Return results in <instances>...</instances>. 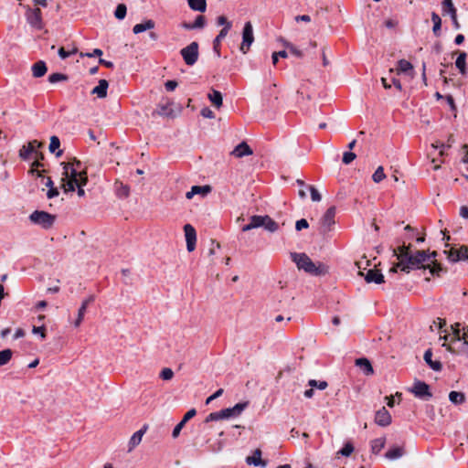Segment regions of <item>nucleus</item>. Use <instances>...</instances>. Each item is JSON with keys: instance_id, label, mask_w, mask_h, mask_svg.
Masks as SVG:
<instances>
[{"instance_id": "1a4fd4ad", "label": "nucleus", "mask_w": 468, "mask_h": 468, "mask_svg": "<svg viewBox=\"0 0 468 468\" xmlns=\"http://www.w3.org/2000/svg\"><path fill=\"white\" fill-rule=\"evenodd\" d=\"M248 406H249V401L239 402L231 408H226V409L219 410L220 416H221L222 420L238 417L242 413V411Z\"/></svg>"}, {"instance_id": "c756f323", "label": "nucleus", "mask_w": 468, "mask_h": 468, "mask_svg": "<svg viewBox=\"0 0 468 468\" xmlns=\"http://www.w3.org/2000/svg\"><path fill=\"white\" fill-rule=\"evenodd\" d=\"M227 35V29H221L213 40V51L218 58L220 57L221 41L226 37Z\"/></svg>"}, {"instance_id": "f3484780", "label": "nucleus", "mask_w": 468, "mask_h": 468, "mask_svg": "<svg viewBox=\"0 0 468 468\" xmlns=\"http://www.w3.org/2000/svg\"><path fill=\"white\" fill-rule=\"evenodd\" d=\"M147 430L148 425L144 424L139 431L133 434L128 443L129 451L134 449L141 442L142 438L144 434L147 431Z\"/></svg>"}, {"instance_id": "c03bdc74", "label": "nucleus", "mask_w": 468, "mask_h": 468, "mask_svg": "<svg viewBox=\"0 0 468 468\" xmlns=\"http://www.w3.org/2000/svg\"><path fill=\"white\" fill-rule=\"evenodd\" d=\"M192 187L196 195H201L202 197H206L212 190V187L209 185L193 186Z\"/></svg>"}, {"instance_id": "f8f14e48", "label": "nucleus", "mask_w": 468, "mask_h": 468, "mask_svg": "<svg viewBox=\"0 0 468 468\" xmlns=\"http://www.w3.org/2000/svg\"><path fill=\"white\" fill-rule=\"evenodd\" d=\"M391 415L386 410L385 407H382L376 412L375 415V422L381 427H387L391 423Z\"/></svg>"}, {"instance_id": "680f3d73", "label": "nucleus", "mask_w": 468, "mask_h": 468, "mask_svg": "<svg viewBox=\"0 0 468 468\" xmlns=\"http://www.w3.org/2000/svg\"><path fill=\"white\" fill-rule=\"evenodd\" d=\"M308 189L311 194V198L314 202H319L322 199L321 194L318 192V190L314 186H308Z\"/></svg>"}, {"instance_id": "cd10ccee", "label": "nucleus", "mask_w": 468, "mask_h": 468, "mask_svg": "<svg viewBox=\"0 0 468 468\" xmlns=\"http://www.w3.org/2000/svg\"><path fill=\"white\" fill-rule=\"evenodd\" d=\"M63 165V176L69 180L79 181V175L80 171L77 170V168L70 167L69 169V163H62Z\"/></svg>"}, {"instance_id": "5fc2aeb1", "label": "nucleus", "mask_w": 468, "mask_h": 468, "mask_svg": "<svg viewBox=\"0 0 468 468\" xmlns=\"http://www.w3.org/2000/svg\"><path fill=\"white\" fill-rule=\"evenodd\" d=\"M217 24L218 26H223L222 29H227V34L232 27L231 22H229L225 16H219L217 18Z\"/></svg>"}, {"instance_id": "39448f33", "label": "nucleus", "mask_w": 468, "mask_h": 468, "mask_svg": "<svg viewBox=\"0 0 468 468\" xmlns=\"http://www.w3.org/2000/svg\"><path fill=\"white\" fill-rule=\"evenodd\" d=\"M292 261L295 262L298 269L303 270L307 273L314 271V262L305 253H291Z\"/></svg>"}, {"instance_id": "aec40b11", "label": "nucleus", "mask_w": 468, "mask_h": 468, "mask_svg": "<svg viewBox=\"0 0 468 468\" xmlns=\"http://www.w3.org/2000/svg\"><path fill=\"white\" fill-rule=\"evenodd\" d=\"M109 88L108 80L102 79L99 80V83L91 90V94H96L98 98L103 99L107 97V90Z\"/></svg>"}, {"instance_id": "e433bc0d", "label": "nucleus", "mask_w": 468, "mask_h": 468, "mask_svg": "<svg viewBox=\"0 0 468 468\" xmlns=\"http://www.w3.org/2000/svg\"><path fill=\"white\" fill-rule=\"evenodd\" d=\"M431 21L433 23V27H432L433 34L436 37H440L441 29V19L437 13H435V12L431 13Z\"/></svg>"}, {"instance_id": "423d86ee", "label": "nucleus", "mask_w": 468, "mask_h": 468, "mask_svg": "<svg viewBox=\"0 0 468 468\" xmlns=\"http://www.w3.org/2000/svg\"><path fill=\"white\" fill-rule=\"evenodd\" d=\"M254 41V36H253V27L250 21H247L244 24L243 30H242V42L240 45V51L243 54H246L251 46V44Z\"/></svg>"}, {"instance_id": "338daca9", "label": "nucleus", "mask_w": 468, "mask_h": 468, "mask_svg": "<svg viewBox=\"0 0 468 468\" xmlns=\"http://www.w3.org/2000/svg\"><path fill=\"white\" fill-rule=\"evenodd\" d=\"M18 155L19 157L22 159V160H28L31 154H30V150L27 148V146L24 144L20 150H19V153H18Z\"/></svg>"}, {"instance_id": "ea45409f", "label": "nucleus", "mask_w": 468, "mask_h": 468, "mask_svg": "<svg viewBox=\"0 0 468 468\" xmlns=\"http://www.w3.org/2000/svg\"><path fill=\"white\" fill-rule=\"evenodd\" d=\"M61 181H62L61 187L63 188L65 193L74 192L76 187L80 185L77 181H74V180L69 179L66 181L65 178H62Z\"/></svg>"}, {"instance_id": "4c0bfd02", "label": "nucleus", "mask_w": 468, "mask_h": 468, "mask_svg": "<svg viewBox=\"0 0 468 468\" xmlns=\"http://www.w3.org/2000/svg\"><path fill=\"white\" fill-rule=\"evenodd\" d=\"M13 350L5 348L0 351V367L7 365L13 356Z\"/></svg>"}, {"instance_id": "9d476101", "label": "nucleus", "mask_w": 468, "mask_h": 468, "mask_svg": "<svg viewBox=\"0 0 468 468\" xmlns=\"http://www.w3.org/2000/svg\"><path fill=\"white\" fill-rule=\"evenodd\" d=\"M359 275H361L367 283L381 284L385 282L383 273L378 269H369L366 272L359 271Z\"/></svg>"}, {"instance_id": "4468645a", "label": "nucleus", "mask_w": 468, "mask_h": 468, "mask_svg": "<svg viewBox=\"0 0 468 468\" xmlns=\"http://www.w3.org/2000/svg\"><path fill=\"white\" fill-rule=\"evenodd\" d=\"M261 449H256L253 452V455L248 456L246 458V463L249 465L261 466L265 467L268 464V461L261 459Z\"/></svg>"}, {"instance_id": "8fccbe9b", "label": "nucleus", "mask_w": 468, "mask_h": 468, "mask_svg": "<svg viewBox=\"0 0 468 468\" xmlns=\"http://www.w3.org/2000/svg\"><path fill=\"white\" fill-rule=\"evenodd\" d=\"M308 386H310L313 388H316L320 390H324L328 387V383L324 380L310 379L308 381Z\"/></svg>"}, {"instance_id": "58836bf2", "label": "nucleus", "mask_w": 468, "mask_h": 468, "mask_svg": "<svg viewBox=\"0 0 468 468\" xmlns=\"http://www.w3.org/2000/svg\"><path fill=\"white\" fill-rule=\"evenodd\" d=\"M449 399L452 404L460 405L465 401V396L463 392L451 391L449 394Z\"/></svg>"}, {"instance_id": "4be33fe9", "label": "nucleus", "mask_w": 468, "mask_h": 468, "mask_svg": "<svg viewBox=\"0 0 468 468\" xmlns=\"http://www.w3.org/2000/svg\"><path fill=\"white\" fill-rule=\"evenodd\" d=\"M31 70L33 77L41 78L47 73L48 67L44 60H38L32 65Z\"/></svg>"}, {"instance_id": "6e6552de", "label": "nucleus", "mask_w": 468, "mask_h": 468, "mask_svg": "<svg viewBox=\"0 0 468 468\" xmlns=\"http://www.w3.org/2000/svg\"><path fill=\"white\" fill-rule=\"evenodd\" d=\"M441 11L443 16L449 15L451 16L454 29H460L461 25L457 19V9L453 5L452 0H442Z\"/></svg>"}, {"instance_id": "69168bd1", "label": "nucleus", "mask_w": 468, "mask_h": 468, "mask_svg": "<svg viewBox=\"0 0 468 468\" xmlns=\"http://www.w3.org/2000/svg\"><path fill=\"white\" fill-rule=\"evenodd\" d=\"M222 420V418L220 416V412L219 411H215V412L209 413L207 416V418L205 419V422L208 423L210 421H218V420Z\"/></svg>"}, {"instance_id": "5701e85b", "label": "nucleus", "mask_w": 468, "mask_h": 468, "mask_svg": "<svg viewBox=\"0 0 468 468\" xmlns=\"http://www.w3.org/2000/svg\"><path fill=\"white\" fill-rule=\"evenodd\" d=\"M424 361L426 364L434 371H441L442 369V365L440 361L432 360V351L431 349H427L423 356Z\"/></svg>"}, {"instance_id": "20e7f679", "label": "nucleus", "mask_w": 468, "mask_h": 468, "mask_svg": "<svg viewBox=\"0 0 468 468\" xmlns=\"http://www.w3.org/2000/svg\"><path fill=\"white\" fill-rule=\"evenodd\" d=\"M410 391L418 399L429 400L432 397L430 385L421 380H415Z\"/></svg>"}, {"instance_id": "6e6d98bb", "label": "nucleus", "mask_w": 468, "mask_h": 468, "mask_svg": "<svg viewBox=\"0 0 468 468\" xmlns=\"http://www.w3.org/2000/svg\"><path fill=\"white\" fill-rule=\"evenodd\" d=\"M130 194V187L126 185L121 184V186L116 189V195L121 198L128 197Z\"/></svg>"}, {"instance_id": "13d9d810", "label": "nucleus", "mask_w": 468, "mask_h": 468, "mask_svg": "<svg viewBox=\"0 0 468 468\" xmlns=\"http://www.w3.org/2000/svg\"><path fill=\"white\" fill-rule=\"evenodd\" d=\"M356 158V154L352 151H346L343 154L342 162L345 165L351 164Z\"/></svg>"}, {"instance_id": "052dcab7", "label": "nucleus", "mask_w": 468, "mask_h": 468, "mask_svg": "<svg viewBox=\"0 0 468 468\" xmlns=\"http://www.w3.org/2000/svg\"><path fill=\"white\" fill-rule=\"evenodd\" d=\"M159 377L163 379V380H170L173 378L174 377V372L171 368L169 367H165L161 370L160 372V375Z\"/></svg>"}, {"instance_id": "49530a36", "label": "nucleus", "mask_w": 468, "mask_h": 468, "mask_svg": "<svg viewBox=\"0 0 468 468\" xmlns=\"http://www.w3.org/2000/svg\"><path fill=\"white\" fill-rule=\"evenodd\" d=\"M354 452V445L352 442L347 441L344 444V446L338 451V454L342 456L348 457Z\"/></svg>"}, {"instance_id": "473e14b6", "label": "nucleus", "mask_w": 468, "mask_h": 468, "mask_svg": "<svg viewBox=\"0 0 468 468\" xmlns=\"http://www.w3.org/2000/svg\"><path fill=\"white\" fill-rule=\"evenodd\" d=\"M191 10L204 13L207 10V0H186Z\"/></svg>"}, {"instance_id": "f257e3e1", "label": "nucleus", "mask_w": 468, "mask_h": 468, "mask_svg": "<svg viewBox=\"0 0 468 468\" xmlns=\"http://www.w3.org/2000/svg\"><path fill=\"white\" fill-rule=\"evenodd\" d=\"M412 245L402 242L397 249H393V256L399 261V271L410 273L414 270H420L411 250Z\"/></svg>"}, {"instance_id": "72a5a7b5", "label": "nucleus", "mask_w": 468, "mask_h": 468, "mask_svg": "<svg viewBox=\"0 0 468 468\" xmlns=\"http://www.w3.org/2000/svg\"><path fill=\"white\" fill-rule=\"evenodd\" d=\"M429 270L432 276L440 277L446 270L437 261H433L431 264H427L426 270Z\"/></svg>"}, {"instance_id": "864d4df0", "label": "nucleus", "mask_w": 468, "mask_h": 468, "mask_svg": "<svg viewBox=\"0 0 468 468\" xmlns=\"http://www.w3.org/2000/svg\"><path fill=\"white\" fill-rule=\"evenodd\" d=\"M385 177H386V175L384 173L383 167L378 166L372 176V180L375 183H380Z\"/></svg>"}, {"instance_id": "a211bd4d", "label": "nucleus", "mask_w": 468, "mask_h": 468, "mask_svg": "<svg viewBox=\"0 0 468 468\" xmlns=\"http://www.w3.org/2000/svg\"><path fill=\"white\" fill-rule=\"evenodd\" d=\"M94 302V296L93 295H90L88 298H86L85 300L82 301L81 303V305L80 307L79 308V311H78V317L74 323V325L76 327H78L83 318H84V315H85V313H86V310H87V307L90 303H93Z\"/></svg>"}, {"instance_id": "0e129e2a", "label": "nucleus", "mask_w": 468, "mask_h": 468, "mask_svg": "<svg viewBox=\"0 0 468 468\" xmlns=\"http://www.w3.org/2000/svg\"><path fill=\"white\" fill-rule=\"evenodd\" d=\"M308 228H309V223L305 218H301L295 222L296 231H301V230L308 229Z\"/></svg>"}, {"instance_id": "9b49d317", "label": "nucleus", "mask_w": 468, "mask_h": 468, "mask_svg": "<svg viewBox=\"0 0 468 468\" xmlns=\"http://www.w3.org/2000/svg\"><path fill=\"white\" fill-rule=\"evenodd\" d=\"M185 237L186 241V250L191 252L196 248L197 243V232L195 228L190 224L184 226Z\"/></svg>"}, {"instance_id": "6ab92c4d", "label": "nucleus", "mask_w": 468, "mask_h": 468, "mask_svg": "<svg viewBox=\"0 0 468 468\" xmlns=\"http://www.w3.org/2000/svg\"><path fill=\"white\" fill-rule=\"evenodd\" d=\"M356 367H358L365 375L370 376L374 374V369L370 360L367 357H359L355 361Z\"/></svg>"}, {"instance_id": "a19ab883", "label": "nucleus", "mask_w": 468, "mask_h": 468, "mask_svg": "<svg viewBox=\"0 0 468 468\" xmlns=\"http://www.w3.org/2000/svg\"><path fill=\"white\" fill-rule=\"evenodd\" d=\"M127 14V6L125 4H118L114 10V16L118 20H122L125 18Z\"/></svg>"}, {"instance_id": "bb28decb", "label": "nucleus", "mask_w": 468, "mask_h": 468, "mask_svg": "<svg viewBox=\"0 0 468 468\" xmlns=\"http://www.w3.org/2000/svg\"><path fill=\"white\" fill-rule=\"evenodd\" d=\"M417 263L420 266V270H426L427 264L426 262L430 261V256L428 255V250H416L413 252Z\"/></svg>"}, {"instance_id": "79ce46f5", "label": "nucleus", "mask_w": 468, "mask_h": 468, "mask_svg": "<svg viewBox=\"0 0 468 468\" xmlns=\"http://www.w3.org/2000/svg\"><path fill=\"white\" fill-rule=\"evenodd\" d=\"M460 326H461L460 323H455L454 324H452L451 326L452 330V334H453L452 342H460V341H463L464 342L465 338L461 336V328H460Z\"/></svg>"}, {"instance_id": "f704fd0d", "label": "nucleus", "mask_w": 468, "mask_h": 468, "mask_svg": "<svg viewBox=\"0 0 468 468\" xmlns=\"http://www.w3.org/2000/svg\"><path fill=\"white\" fill-rule=\"evenodd\" d=\"M371 452L373 454H378L381 450L385 447L386 444V438H377L371 441Z\"/></svg>"}, {"instance_id": "412c9836", "label": "nucleus", "mask_w": 468, "mask_h": 468, "mask_svg": "<svg viewBox=\"0 0 468 468\" xmlns=\"http://www.w3.org/2000/svg\"><path fill=\"white\" fill-rule=\"evenodd\" d=\"M396 71H397L398 75H399V74L411 75L413 72V66L410 61L402 58L397 62Z\"/></svg>"}, {"instance_id": "c9c22d12", "label": "nucleus", "mask_w": 468, "mask_h": 468, "mask_svg": "<svg viewBox=\"0 0 468 468\" xmlns=\"http://www.w3.org/2000/svg\"><path fill=\"white\" fill-rule=\"evenodd\" d=\"M263 229L271 233H274L279 229V224L270 216L264 215Z\"/></svg>"}, {"instance_id": "4d7b16f0", "label": "nucleus", "mask_w": 468, "mask_h": 468, "mask_svg": "<svg viewBox=\"0 0 468 468\" xmlns=\"http://www.w3.org/2000/svg\"><path fill=\"white\" fill-rule=\"evenodd\" d=\"M103 51L101 48H94L92 52H80V58H95L98 57L99 58L102 56Z\"/></svg>"}, {"instance_id": "ddd939ff", "label": "nucleus", "mask_w": 468, "mask_h": 468, "mask_svg": "<svg viewBox=\"0 0 468 468\" xmlns=\"http://www.w3.org/2000/svg\"><path fill=\"white\" fill-rule=\"evenodd\" d=\"M207 24L206 17L203 15L197 16L193 23L183 22L181 27L186 30L201 29L204 28Z\"/></svg>"}, {"instance_id": "0eeeda50", "label": "nucleus", "mask_w": 468, "mask_h": 468, "mask_svg": "<svg viewBox=\"0 0 468 468\" xmlns=\"http://www.w3.org/2000/svg\"><path fill=\"white\" fill-rule=\"evenodd\" d=\"M27 23L34 28L40 30L43 28L42 12L39 8H28L26 12Z\"/></svg>"}, {"instance_id": "09e8293b", "label": "nucleus", "mask_w": 468, "mask_h": 468, "mask_svg": "<svg viewBox=\"0 0 468 468\" xmlns=\"http://www.w3.org/2000/svg\"><path fill=\"white\" fill-rule=\"evenodd\" d=\"M27 146V149L30 150V154H35L36 152H37L38 148H41L44 146V144L37 141V140H32L30 142L27 143V144H25Z\"/></svg>"}, {"instance_id": "bf43d9fd", "label": "nucleus", "mask_w": 468, "mask_h": 468, "mask_svg": "<svg viewBox=\"0 0 468 468\" xmlns=\"http://www.w3.org/2000/svg\"><path fill=\"white\" fill-rule=\"evenodd\" d=\"M284 46L289 48L290 52L296 56L297 58H302L303 56V51L298 49L295 46H293L292 43H289L287 41H284Z\"/></svg>"}, {"instance_id": "603ef678", "label": "nucleus", "mask_w": 468, "mask_h": 468, "mask_svg": "<svg viewBox=\"0 0 468 468\" xmlns=\"http://www.w3.org/2000/svg\"><path fill=\"white\" fill-rule=\"evenodd\" d=\"M314 270L315 271H311L310 274L321 276V275H324L328 272V267L321 262H319V264L317 266L314 264Z\"/></svg>"}, {"instance_id": "a18cd8bd", "label": "nucleus", "mask_w": 468, "mask_h": 468, "mask_svg": "<svg viewBox=\"0 0 468 468\" xmlns=\"http://www.w3.org/2000/svg\"><path fill=\"white\" fill-rule=\"evenodd\" d=\"M251 226L253 229L263 228L264 224V216L261 215H254L250 218Z\"/></svg>"}, {"instance_id": "f03ea898", "label": "nucleus", "mask_w": 468, "mask_h": 468, "mask_svg": "<svg viewBox=\"0 0 468 468\" xmlns=\"http://www.w3.org/2000/svg\"><path fill=\"white\" fill-rule=\"evenodd\" d=\"M30 222L41 227L43 229H49L53 227L57 216L44 210H35L28 217Z\"/></svg>"}, {"instance_id": "2f4dec72", "label": "nucleus", "mask_w": 468, "mask_h": 468, "mask_svg": "<svg viewBox=\"0 0 468 468\" xmlns=\"http://www.w3.org/2000/svg\"><path fill=\"white\" fill-rule=\"evenodd\" d=\"M209 101L211 103L217 107L218 109L220 108L223 104V98L222 93L215 89H211V92L207 95Z\"/></svg>"}, {"instance_id": "3c124183", "label": "nucleus", "mask_w": 468, "mask_h": 468, "mask_svg": "<svg viewBox=\"0 0 468 468\" xmlns=\"http://www.w3.org/2000/svg\"><path fill=\"white\" fill-rule=\"evenodd\" d=\"M444 253L447 254L448 260L452 262H457L461 261L458 249H451L449 250H445Z\"/></svg>"}, {"instance_id": "c85d7f7f", "label": "nucleus", "mask_w": 468, "mask_h": 468, "mask_svg": "<svg viewBox=\"0 0 468 468\" xmlns=\"http://www.w3.org/2000/svg\"><path fill=\"white\" fill-rule=\"evenodd\" d=\"M60 147V140L58 136L52 135L50 137V143L48 145V150L51 154H55L57 157L62 155L63 151L59 149Z\"/></svg>"}, {"instance_id": "dca6fc26", "label": "nucleus", "mask_w": 468, "mask_h": 468, "mask_svg": "<svg viewBox=\"0 0 468 468\" xmlns=\"http://www.w3.org/2000/svg\"><path fill=\"white\" fill-rule=\"evenodd\" d=\"M335 213H336V207L335 206L328 207L321 218L322 225L324 227H328V228L335 225Z\"/></svg>"}, {"instance_id": "7c9ffc66", "label": "nucleus", "mask_w": 468, "mask_h": 468, "mask_svg": "<svg viewBox=\"0 0 468 468\" xmlns=\"http://www.w3.org/2000/svg\"><path fill=\"white\" fill-rule=\"evenodd\" d=\"M466 57L467 54L464 51H461L455 60V66L462 75H465L467 72Z\"/></svg>"}, {"instance_id": "a878e982", "label": "nucleus", "mask_w": 468, "mask_h": 468, "mask_svg": "<svg viewBox=\"0 0 468 468\" xmlns=\"http://www.w3.org/2000/svg\"><path fill=\"white\" fill-rule=\"evenodd\" d=\"M405 454V449L403 446H392L385 453V457L388 460H397Z\"/></svg>"}, {"instance_id": "e2e57ef3", "label": "nucleus", "mask_w": 468, "mask_h": 468, "mask_svg": "<svg viewBox=\"0 0 468 468\" xmlns=\"http://www.w3.org/2000/svg\"><path fill=\"white\" fill-rule=\"evenodd\" d=\"M32 333L34 335H38L41 337V339L44 340L46 338V336H47L46 326L45 325L33 326Z\"/></svg>"}, {"instance_id": "37998d69", "label": "nucleus", "mask_w": 468, "mask_h": 468, "mask_svg": "<svg viewBox=\"0 0 468 468\" xmlns=\"http://www.w3.org/2000/svg\"><path fill=\"white\" fill-rule=\"evenodd\" d=\"M69 80V76L64 73L56 72L52 73L48 76V81L52 84L59 82V81H66Z\"/></svg>"}, {"instance_id": "7ed1b4c3", "label": "nucleus", "mask_w": 468, "mask_h": 468, "mask_svg": "<svg viewBox=\"0 0 468 468\" xmlns=\"http://www.w3.org/2000/svg\"><path fill=\"white\" fill-rule=\"evenodd\" d=\"M198 48V43L197 41H193L180 50V55L187 66H193L197 61L199 57Z\"/></svg>"}, {"instance_id": "774afa93", "label": "nucleus", "mask_w": 468, "mask_h": 468, "mask_svg": "<svg viewBox=\"0 0 468 468\" xmlns=\"http://www.w3.org/2000/svg\"><path fill=\"white\" fill-rule=\"evenodd\" d=\"M459 255L461 261H468V246L463 245L459 249Z\"/></svg>"}, {"instance_id": "2eb2a0df", "label": "nucleus", "mask_w": 468, "mask_h": 468, "mask_svg": "<svg viewBox=\"0 0 468 468\" xmlns=\"http://www.w3.org/2000/svg\"><path fill=\"white\" fill-rule=\"evenodd\" d=\"M253 154L252 149L246 142L239 143L231 152L235 157L241 158L244 156L251 155Z\"/></svg>"}, {"instance_id": "de8ad7c7", "label": "nucleus", "mask_w": 468, "mask_h": 468, "mask_svg": "<svg viewBox=\"0 0 468 468\" xmlns=\"http://www.w3.org/2000/svg\"><path fill=\"white\" fill-rule=\"evenodd\" d=\"M27 146V149L30 150V154H35L36 152H37L38 148H41L44 146V144L37 141V140H32L30 142L27 143V144H25Z\"/></svg>"}, {"instance_id": "b1692460", "label": "nucleus", "mask_w": 468, "mask_h": 468, "mask_svg": "<svg viewBox=\"0 0 468 468\" xmlns=\"http://www.w3.org/2000/svg\"><path fill=\"white\" fill-rule=\"evenodd\" d=\"M153 116L159 115L164 117H174V110L169 103L158 104L156 109L152 112Z\"/></svg>"}, {"instance_id": "393cba45", "label": "nucleus", "mask_w": 468, "mask_h": 468, "mask_svg": "<svg viewBox=\"0 0 468 468\" xmlns=\"http://www.w3.org/2000/svg\"><path fill=\"white\" fill-rule=\"evenodd\" d=\"M154 27H155L154 21L152 19H147L142 23L136 24L133 27V34L137 35V34L143 33L146 30H151L153 28H154Z\"/></svg>"}]
</instances>
